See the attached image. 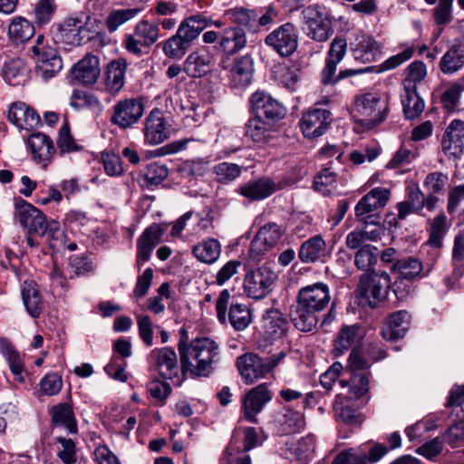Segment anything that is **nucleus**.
<instances>
[{
	"label": "nucleus",
	"instance_id": "nucleus-36",
	"mask_svg": "<svg viewBox=\"0 0 464 464\" xmlns=\"http://www.w3.org/2000/svg\"><path fill=\"white\" fill-rule=\"evenodd\" d=\"M192 253L198 261L211 265L219 258L221 245L217 239L208 238L196 245Z\"/></svg>",
	"mask_w": 464,
	"mask_h": 464
},
{
	"label": "nucleus",
	"instance_id": "nucleus-49",
	"mask_svg": "<svg viewBox=\"0 0 464 464\" xmlns=\"http://www.w3.org/2000/svg\"><path fill=\"white\" fill-rule=\"evenodd\" d=\"M305 420L302 412L287 409L281 423V431L284 434L300 432L304 429Z\"/></svg>",
	"mask_w": 464,
	"mask_h": 464
},
{
	"label": "nucleus",
	"instance_id": "nucleus-46",
	"mask_svg": "<svg viewBox=\"0 0 464 464\" xmlns=\"http://www.w3.org/2000/svg\"><path fill=\"white\" fill-rule=\"evenodd\" d=\"M285 113L286 110L281 103L271 97L266 100L263 94V114L266 117V121L263 120V130L266 125L270 129L271 125L282 120Z\"/></svg>",
	"mask_w": 464,
	"mask_h": 464
},
{
	"label": "nucleus",
	"instance_id": "nucleus-29",
	"mask_svg": "<svg viewBox=\"0 0 464 464\" xmlns=\"http://www.w3.org/2000/svg\"><path fill=\"white\" fill-rule=\"evenodd\" d=\"M0 353L6 360L14 379L20 383L24 382V364L22 357L10 340L3 336H0Z\"/></svg>",
	"mask_w": 464,
	"mask_h": 464
},
{
	"label": "nucleus",
	"instance_id": "nucleus-59",
	"mask_svg": "<svg viewBox=\"0 0 464 464\" xmlns=\"http://www.w3.org/2000/svg\"><path fill=\"white\" fill-rule=\"evenodd\" d=\"M414 51H415V49L413 46L405 48L401 53H399L388 58L386 61H384L382 63L381 68L378 70V72H383V71H388V70H392V69L397 68L403 63L410 60L413 56Z\"/></svg>",
	"mask_w": 464,
	"mask_h": 464
},
{
	"label": "nucleus",
	"instance_id": "nucleus-62",
	"mask_svg": "<svg viewBox=\"0 0 464 464\" xmlns=\"http://www.w3.org/2000/svg\"><path fill=\"white\" fill-rule=\"evenodd\" d=\"M169 175V169L165 165L159 163H151L147 167L145 171V179L150 185H159Z\"/></svg>",
	"mask_w": 464,
	"mask_h": 464
},
{
	"label": "nucleus",
	"instance_id": "nucleus-9",
	"mask_svg": "<svg viewBox=\"0 0 464 464\" xmlns=\"http://www.w3.org/2000/svg\"><path fill=\"white\" fill-rule=\"evenodd\" d=\"M390 190L385 188H374L363 196L356 204V218L362 225L380 226V218L370 213L383 208L389 200Z\"/></svg>",
	"mask_w": 464,
	"mask_h": 464
},
{
	"label": "nucleus",
	"instance_id": "nucleus-40",
	"mask_svg": "<svg viewBox=\"0 0 464 464\" xmlns=\"http://www.w3.org/2000/svg\"><path fill=\"white\" fill-rule=\"evenodd\" d=\"M401 97L406 118H416L423 111L424 102L417 93L416 89L404 88Z\"/></svg>",
	"mask_w": 464,
	"mask_h": 464
},
{
	"label": "nucleus",
	"instance_id": "nucleus-25",
	"mask_svg": "<svg viewBox=\"0 0 464 464\" xmlns=\"http://www.w3.org/2000/svg\"><path fill=\"white\" fill-rule=\"evenodd\" d=\"M127 67L128 63L123 58L114 60L108 64L104 77L107 92L116 94L123 88Z\"/></svg>",
	"mask_w": 464,
	"mask_h": 464
},
{
	"label": "nucleus",
	"instance_id": "nucleus-33",
	"mask_svg": "<svg viewBox=\"0 0 464 464\" xmlns=\"http://www.w3.org/2000/svg\"><path fill=\"white\" fill-rule=\"evenodd\" d=\"M449 229L447 224V217L444 214H440L434 218L429 220V239L426 242L427 246H430L436 249L434 256V261L439 256V249L442 246L443 238Z\"/></svg>",
	"mask_w": 464,
	"mask_h": 464
},
{
	"label": "nucleus",
	"instance_id": "nucleus-28",
	"mask_svg": "<svg viewBox=\"0 0 464 464\" xmlns=\"http://www.w3.org/2000/svg\"><path fill=\"white\" fill-rule=\"evenodd\" d=\"M254 63L249 56H242L228 70V77L235 87H246L253 79Z\"/></svg>",
	"mask_w": 464,
	"mask_h": 464
},
{
	"label": "nucleus",
	"instance_id": "nucleus-54",
	"mask_svg": "<svg viewBox=\"0 0 464 464\" xmlns=\"http://www.w3.org/2000/svg\"><path fill=\"white\" fill-rule=\"evenodd\" d=\"M244 289L248 297L253 299L261 298V269L250 271L246 275Z\"/></svg>",
	"mask_w": 464,
	"mask_h": 464
},
{
	"label": "nucleus",
	"instance_id": "nucleus-3",
	"mask_svg": "<svg viewBox=\"0 0 464 464\" xmlns=\"http://www.w3.org/2000/svg\"><path fill=\"white\" fill-rule=\"evenodd\" d=\"M223 17L236 26L226 28L220 33L218 48L227 55H233L242 50L246 44V34L241 27L257 33L261 18H258L253 11L238 8L227 10Z\"/></svg>",
	"mask_w": 464,
	"mask_h": 464
},
{
	"label": "nucleus",
	"instance_id": "nucleus-48",
	"mask_svg": "<svg viewBox=\"0 0 464 464\" xmlns=\"http://www.w3.org/2000/svg\"><path fill=\"white\" fill-rule=\"evenodd\" d=\"M228 319L235 330H244L251 322L250 310L246 305L241 304H232L229 309Z\"/></svg>",
	"mask_w": 464,
	"mask_h": 464
},
{
	"label": "nucleus",
	"instance_id": "nucleus-7",
	"mask_svg": "<svg viewBox=\"0 0 464 464\" xmlns=\"http://www.w3.org/2000/svg\"><path fill=\"white\" fill-rule=\"evenodd\" d=\"M391 286V277L385 271H372L360 277L358 293L364 303L375 308L382 303Z\"/></svg>",
	"mask_w": 464,
	"mask_h": 464
},
{
	"label": "nucleus",
	"instance_id": "nucleus-61",
	"mask_svg": "<svg viewBox=\"0 0 464 464\" xmlns=\"http://www.w3.org/2000/svg\"><path fill=\"white\" fill-rule=\"evenodd\" d=\"M102 161L109 176H119L123 172L121 160L119 155L113 152H103Z\"/></svg>",
	"mask_w": 464,
	"mask_h": 464
},
{
	"label": "nucleus",
	"instance_id": "nucleus-27",
	"mask_svg": "<svg viewBox=\"0 0 464 464\" xmlns=\"http://www.w3.org/2000/svg\"><path fill=\"white\" fill-rule=\"evenodd\" d=\"M382 235L381 226L362 225L347 234L345 246L347 248L360 249L367 241H377Z\"/></svg>",
	"mask_w": 464,
	"mask_h": 464
},
{
	"label": "nucleus",
	"instance_id": "nucleus-39",
	"mask_svg": "<svg viewBox=\"0 0 464 464\" xmlns=\"http://www.w3.org/2000/svg\"><path fill=\"white\" fill-rule=\"evenodd\" d=\"M53 421L56 425L63 426L69 433L77 432V422L72 409L68 403H60L51 410Z\"/></svg>",
	"mask_w": 464,
	"mask_h": 464
},
{
	"label": "nucleus",
	"instance_id": "nucleus-11",
	"mask_svg": "<svg viewBox=\"0 0 464 464\" xmlns=\"http://www.w3.org/2000/svg\"><path fill=\"white\" fill-rule=\"evenodd\" d=\"M144 114V103L138 98H126L112 107L111 122L122 130L133 127Z\"/></svg>",
	"mask_w": 464,
	"mask_h": 464
},
{
	"label": "nucleus",
	"instance_id": "nucleus-57",
	"mask_svg": "<svg viewBox=\"0 0 464 464\" xmlns=\"http://www.w3.org/2000/svg\"><path fill=\"white\" fill-rule=\"evenodd\" d=\"M214 172L219 181L229 182L239 177L241 168L235 163L221 162L214 167Z\"/></svg>",
	"mask_w": 464,
	"mask_h": 464
},
{
	"label": "nucleus",
	"instance_id": "nucleus-50",
	"mask_svg": "<svg viewBox=\"0 0 464 464\" xmlns=\"http://www.w3.org/2000/svg\"><path fill=\"white\" fill-rule=\"evenodd\" d=\"M427 75L426 65L420 61L412 62L405 70L404 88L416 89Z\"/></svg>",
	"mask_w": 464,
	"mask_h": 464
},
{
	"label": "nucleus",
	"instance_id": "nucleus-10",
	"mask_svg": "<svg viewBox=\"0 0 464 464\" xmlns=\"http://www.w3.org/2000/svg\"><path fill=\"white\" fill-rule=\"evenodd\" d=\"M307 25V36L318 42H325L333 34L332 23L325 8L309 5L302 12Z\"/></svg>",
	"mask_w": 464,
	"mask_h": 464
},
{
	"label": "nucleus",
	"instance_id": "nucleus-53",
	"mask_svg": "<svg viewBox=\"0 0 464 464\" xmlns=\"http://www.w3.org/2000/svg\"><path fill=\"white\" fill-rule=\"evenodd\" d=\"M336 173L331 168H324L314 178V189L324 195L330 193L331 188L336 182Z\"/></svg>",
	"mask_w": 464,
	"mask_h": 464
},
{
	"label": "nucleus",
	"instance_id": "nucleus-31",
	"mask_svg": "<svg viewBox=\"0 0 464 464\" xmlns=\"http://www.w3.org/2000/svg\"><path fill=\"white\" fill-rule=\"evenodd\" d=\"M410 315L406 311H397L392 314L388 323L382 330L384 339L393 341L402 338L409 326Z\"/></svg>",
	"mask_w": 464,
	"mask_h": 464
},
{
	"label": "nucleus",
	"instance_id": "nucleus-43",
	"mask_svg": "<svg viewBox=\"0 0 464 464\" xmlns=\"http://www.w3.org/2000/svg\"><path fill=\"white\" fill-rule=\"evenodd\" d=\"M135 35L140 38L144 47H150L154 44L160 35L159 23L150 22L149 20H140L134 27Z\"/></svg>",
	"mask_w": 464,
	"mask_h": 464
},
{
	"label": "nucleus",
	"instance_id": "nucleus-42",
	"mask_svg": "<svg viewBox=\"0 0 464 464\" xmlns=\"http://www.w3.org/2000/svg\"><path fill=\"white\" fill-rule=\"evenodd\" d=\"M8 34L14 43H24L34 34V27L28 20L16 17L9 24Z\"/></svg>",
	"mask_w": 464,
	"mask_h": 464
},
{
	"label": "nucleus",
	"instance_id": "nucleus-16",
	"mask_svg": "<svg viewBox=\"0 0 464 464\" xmlns=\"http://www.w3.org/2000/svg\"><path fill=\"white\" fill-rule=\"evenodd\" d=\"M441 148L449 157H460L464 150L463 121L453 120L449 124L441 140Z\"/></svg>",
	"mask_w": 464,
	"mask_h": 464
},
{
	"label": "nucleus",
	"instance_id": "nucleus-51",
	"mask_svg": "<svg viewBox=\"0 0 464 464\" xmlns=\"http://www.w3.org/2000/svg\"><path fill=\"white\" fill-rule=\"evenodd\" d=\"M188 44L179 34L169 38L163 44V52L166 56L172 59H180L188 50Z\"/></svg>",
	"mask_w": 464,
	"mask_h": 464
},
{
	"label": "nucleus",
	"instance_id": "nucleus-12",
	"mask_svg": "<svg viewBox=\"0 0 464 464\" xmlns=\"http://www.w3.org/2000/svg\"><path fill=\"white\" fill-rule=\"evenodd\" d=\"M266 44L282 57L292 55L298 46V35L292 24H285L270 33Z\"/></svg>",
	"mask_w": 464,
	"mask_h": 464
},
{
	"label": "nucleus",
	"instance_id": "nucleus-8",
	"mask_svg": "<svg viewBox=\"0 0 464 464\" xmlns=\"http://www.w3.org/2000/svg\"><path fill=\"white\" fill-rule=\"evenodd\" d=\"M33 58L35 62L37 74L48 80L63 68L62 59L44 35H38L36 43L32 46Z\"/></svg>",
	"mask_w": 464,
	"mask_h": 464
},
{
	"label": "nucleus",
	"instance_id": "nucleus-22",
	"mask_svg": "<svg viewBox=\"0 0 464 464\" xmlns=\"http://www.w3.org/2000/svg\"><path fill=\"white\" fill-rule=\"evenodd\" d=\"M27 144L34 160L46 167L55 153L53 140L44 133L34 132L29 136Z\"/></svg>",
	"mask_w": 464,
	"mask_h": 464
},
{
	"label": "nucleus",
	"instance_id": "nucleus-52",
	"mask_svg": "<svg viewBox=\"0 0 464 464\" xmlns=\"http://www.w3.org/2000/svg\"><path fill=\"white\" fill-rule=\"evenodd\" d=\"M351 375L350 392L358 399L365 396L369 392L370 372H354Z\"/></svg>",
	"mask_w": 464,
	"mask_h": 464
},
{
	"label": "nucleus",
	"instance_id": "nucleus-18",
	"mask_svg": "<svg viewBox=\"0 0 464 464\" xmlns=\"http://www.w3.org/2000/svg\"><path fill=\"white\" fill-rule=\"evenodd\" d=\"M163 230L158 224L148 227L137 240L136 265L140 269L150 260L155 246L160 242Z\"/></svg>",
	"mask_w": 464,
	"mask_h": 464
},
{
	"label": "nucleus",
	"instance_id": "nucleus-35",
	"mask_svg": "<svg viewBox=\"0 0 464 464\" xmlns=\"http://www.w3.org/2000/svg\"><path fill=\"white\" fill-rule=\"evenodd\" d=\"M22 298L28 314L37 318L42 311V297L34 281H24L22 286Z\"/></svg>",
	"mask_w": 464,
	"mask_h": 464
},
{
	"label": "nucleus",
	"instance_id": "nucleus-55",
	"mask_svg": "<svg viewBox=\"0 0 464 464\" xmlns=\"http://www.w3.org/2000/svg\"><path fill=\"white\" fill-rule=\"evenodd\" d=\"M139 336L143 343L150 347L153 345V324L149 315L137 314L136 315Z\"/></svg>",
	"mask_w": 464,
	"mask_h": 464
},
{
	"label": "nucleus",
	"instance_id": "nucleus-23",
	"mask_svg": "<svg viewBox=\"0 0 464 464\" xmlns=\"http://www.w3.org/2000/svg\"><path fill=\"white\" fill-rule=\"evenodd\" d=\"M355 60L362 63H372L381 54V45L373 37L367 34H359L352 46Z\"/></svg>",
	"mask_w": 464,
	"mask_h": 464
},
{
	"label": "nucleus",
	"instance_id": "nucleus-1",
	"mask_svg": "<svg viewBox=\"0 0 464 464\" xmlns=\"http://www.w3.org/2000/svg\"><path fill=\"white\" fill-rule=\"evenodd\" d=\"M181 370L192 377H208L219 361L218 344L208 337H200L189 343L181 339L178 345Z\"/></svg>",
	"mask_w": 464,
	"mask_h": 464
},
{
	"label": "nucleus",
	"instance_id": "nucleus-41",
	"mask_svg": "<svg viewBox=\"0 0 464 464\" xmlns=\"http://www.w3.org/2000/svg\"><path fill=\"white\" fill-rule=\"evenodd\" d=\"M141 12L140 8L115 9L109 13L105 24L110 33H113L125 23L134 19Z\"/></svg>",
	"mask_w": 464,
	"mask_h": 464
},
{
	"label": "nucleus",
	"instance_id": "nucleus-24",
	"mask_svg": "<svg viewBox=\"0 0 464 464\" xmlns=\"http://www.w3.org/2000/svg\"><path fill=\"white\" fill-rule=\"evenodd\" d=\"M237 367L247 385L255 383L261 377V357L257 353H246L237 357Z\"/></svg>",
	"mask_w": 464,
	"mask_h": 464
},
{
	"label": "nucleus",
	"instance_id": "nucleus-56",
	"mask_svg": "<svg viewBox=\"0 0 464 464\" xmlns=\"http://www.w3.org/2000/svg\"><path fill=\"white\" fill-rule=\"evenodd\" d=\"M452 3L453 1H449L443 4H439L433 10L434 21L436 24L440 26L439 32L435 35L436 39L440 35L443 26L450 24L452 20Z\"/></svg>",
	"mask_w": 464,
	"mask_h": 464
},
{
	"label": "nucleus",
	"instance_id": "nucleus-64",
	"mask_svg": "<svg viewBox=\"0 0 464 464\" xmlns=\"http://www.w3.org/2000/svg\"><path fill=\"white\" fill-rule=\"evenodd\" d=\"M62 385L63 382L61 376L56 373H49L42 379L40 389L45 395L53 396L61 391Z\"/></svg>",
	"mask_w": 464,
	"mask_h": 464
},
{
	"label": "nucleus",
	"instance_id": "nucleus-47",
	"mask_svg": "<svg viewBox=\"0 0 464 464\" xmlns=\"http://www.w3.org/2000/svg\"><path fill=\"white\" fill-rule=\"evenodd\" d=\"M337 64L338 63H333V62L326 60L325 65L321 72V82L323 84L327 85L335 83L337 81L348 77L350 75H354L370 71L369 67L362 70H345L340 71L338 75H335Z\"/></svg>",
	"mask_w": 464,
	"mask_h": 464
},
{
	"label": "nucleus",
	"instance_id": "nucleus-14",
	"mask_svg": "<svg viewBox=\"0 0 464 464\" xmlns=\"http://www.w3.org/2000/svg\"><path fill=\"white\" fill-rule=\"evenodd\" d=\"M149 360L163 379H172L179 373L178 356L169 347L153 349L149 354Z\"/></svg>",
	"mask_w": 464,
	"mask_h": 464
},
{
	"label": "nucleus",
	"instance_id": "nucleus-4",
	"mask_svg": "<svg viewBox=\"0 0 464 464\" xmlns=\"http://www.w3.org/2000/svg\"><path fill=\"white\" fill-rule=\"evenodd\" d=\"M14 218L29 233L40 237H47L49 246L53 249H60L65 244L64 233L55 220L47 222L44 214L32 204L24 199L15 203Z\"/></svg>",
	"mask_w": 464,
	"mask_h": 464
},
{
	"label": "nucleus",
	"instance_id": "nucleus-45",
	"mask_svg": "<svg viewBox=\"0 0 464 464\" xmlns=\"http://www.w3.org/2000/svg\"><path fill=\"white\" fill-rule=\"evenodd\" d=\"M379 251L376 246L365 244L357 250L354 256V265L360 270L372 272L377 263Z\"/></svg>",
	"mask_w": 464,
	"mask_h": 464
},
{
	"label": "nucleus",
	"instance_id": "nucleus-58",
	"mask_svg": "<svg viewBox=\"0 0 464 464\" xmlns=\"http://www.w3.org/2000/svg\"><path fill=\"white\" fill-rule=\"evenodd\" d=\"M56 6L53 0H39L35 5L34 14L38 24L49 23L55 12Z\"/></svg>",
	"mask_w": 464,
	"mask_h": 464
},
{
	"label": "nucleus",
	"instance_id": "nucleus-17",
	"mask_svg": "<svg viewBox=\"0 0 464 464\" xmlns=\"http://www.w3.org/2000/svg\"><path fill=\"white\" fill-rule=\"evenodd\" d=\"M288 321L278 309H270L263 315V343H274L286 333Z\"/></svg>",
	"mask_w": 464,
	"mask_h": 464
},
{
	"label": "nucleus",
	"instance_id": "nucleus-34",
	"mask_svg": "<svg viewBox=\"0 0 464 464\" xmlns=\"http://www.w3.org/2000/svg\"><path fill=\"white\" fill-rule=\"evenodd\" d=\"M464 66V45L455 43L440 61V68L445 74H453Z\"/></svg>",
	"mask_w": 464,
	"mask_h": 464
},
{
	"label": "nucleus",
	"instance_id": "nucleus-60",
	"mask_svg": "<svg viewBox=\"0 0 464 464\" xmlns=\"http://www.w3.org/2000/svg\"><path fill=\"white\" fill-rule=\"evenodd\" d=\"M56 440L62 448L57 451V456L64 464H73L76 461L75 444L71 439L58 437Z\"/></svg>",
	"mask_w": 464,
	"mask_h": 464
},
{
	"label": "nucleus",
	"instance_id": "nucleus-37",
	"mask_svg": "<svg viewBox=\"0 0 464 464\" xmlns=\"http://www.w3.org/2000/svg\"><path fill=\"white\" fill-rule=\"evenodd\" d=\"M260 102L261 92H254L249 99L250 112L253 117L246 124V135L255 142L261 141V120L258 114Z\"/></svg>",
	"mask_w": 464,
	"mask_h": 464
},
{
	"label": "nucleus",
	"instance_id": "nucleus-44",
	"mask_svg": "<svg viewBox=\"0 0 464 464\" xmlns=\"http://www.w3.org/2000/svg\"><path fill=\"white\" fill-rule=\"evenodd\" d=\"M361 339L358 327L355 325L344 326L341 329L334 342L336 355L343 354L345 351L356 345Z\"/></svg>",
	"mask_w": 464,
	"mask_h": 464
},
{
	"label": "nucleus",
	"instance_id": "nucleus-5",
	"mask_svg": "<svg viewBox=\"0 0 464 464\" xmlns=\"http://www.w3.org/2000/svg\"><path fill=\"white\" fill-rule=\"evenodd\" d=\"M98 25L99 21L91 16H86L85 20L83 15L69 16L57 24L54 37L66 45H82L92 38Z\"/></svg>",
	"mask_w": 464,
	"mask_h": 464
},
{
	"label": "nucleus",
	"instance_id": "nucleus-6",
	"mask_svg": "<svg viewBox=\"0 0 464 464\" xmlns=\"http://www.w3.org/2000/svg\"><path fill=\"white\" fill-rule=\"evenodd\" d=\"M353 111L360 125L370 130L386 119L389 112L388 101L376 93L362 94L355 99Z\"/></svg>",
	"mask_w": 464,
	"mask_h": 464
},
{
	"label": "nucleus",
	"instance_id": "nucleus-21",
	"mask_svg": "<svg viewBox=\"0 0 464 464\" xmlns=\"http://www.w3.org/2000/svg\"><path fill=\"white\" fill-rule=\"evenodd\" d=\"M434 258L432 262L428 263L426 266L415 257H406L399 259L392 264V270L397 273V276L415 280L429 275L434 265Z\"/></svg>",
	"mask_w": 464,
	"mask_h": 464
},
{
	"label": "nucleus",
	"instance_id": "nucleus-63",
	"mask_svg": "<svg viewBox=\"0 0 464 464\" xmlns=\"http://www.w3.org/2000/svg\"><path fill=\"white\" fill-rule=\"evenodd\" d=\"M368 456L357 453L353 449L341 451L334 459L333 464H366Z\"/></svg>",
	"mask_w": 464,
	"mask_h": 464
},
{
	"label": "nucleus",
	"instance_id": "nucleus-2",
	"mask_svg": "<svg viewBox=\"0 0 464 464\" xmlns=\"http://www.w3.org/2000/svg\"><path fill=\"white\" fill-rule=\"evenodd\" d=\"M331 301L329 286L315 283L299 289L296 305L291 311L295 327L302 332H311L318 323L317 314L325 310Z\"/></svg>",
	"mask_w": 464,
	"mask_h": 464
},
{
	"label": "nucleus",
	"instance_id": "nucleus-13",
	"mask_svg": "<svg viewBox=\"0 0 464 464\" xmlns=\"http://www.w3.org/2000/svg\"><path fill=\"white\" fill-rule=\"evenodd\" d=\"M332 122V113L325 109H313L305 112L300 121V129L306 138L322 136Z\"/></svg>",
	"mask_w": 464,
	"mask_h": 464
},
{
	"label": "nucleus",
	"instance_id": "nucleus-20",
	"mask_svg": "<svg viewBox=\"0 0 464 464\" xmlns=\"http://www.w3.org/2000/svg\"><path fill=\"white\" fill-rule=\"evenodd\" d=\"M8 119L14 125L24 130L34 129L41 124V119L37 112L22 102L11 104L8 111Z\"/></svg>",
	"mask_w": 464,
	"mask_h": 464
},
{
	"label": "nucleus",
	"instance_id": "nucleus-38",
	"mask_svg": "<svg viewBox=\"0 0 464 464\" xmlns=\"http://www.w3.org/2000/svg\"><path fill=\"white\" fill-rule=\"evenodd\" d=\"M244 417L251 422H257L261 411V385L250 389L242 400Z\"/></svg>",
	"mask_w": 464,
	"mask_h": 464
},
{
	"label": "nucleus",
	"instance_id": "nucleus-15",
	"mask_svg": "<svg viewBox=\"0 0 464 464\" xmlns=\"http://www.w3.org/2000/svg\"><path fill=\"white\" fill-rule=\"evenodd\" d=\"M144 140L150 145H157L169 138V126L163 113L159 109H153L145 119Z\"/></svg>",
	"mask_w": 464,
	"mask_h": 464
},
{
	"label": "nucleus",
	"instance_id": "nucleus-26",
	"mask_svg": "<svg viewBox=\"0 0 464 464\" xmlns=\"http://www.w3.org/2000/svg\"><path fill=\"white\" fill-rule=\"evenodd\" d=\"M328 253L325 241L317 235L302 243L298 257L301 262L310 264L324 259Z\"/></svg>",
	"mask_w": 464,
	"mask_h": 464
},
{
	"label": "nucleus",
	"instance_id": "nucleus-19",
	"mask_svg": "<svg viewBox=\"0 0 464 464\" xmlns=\"http://www.w3.org/2000/svg\"><path fill=\"white\" fill-rule=\"evenodd\" d=\"M100 72L99 58L93 54H86L72 66L71 77L82 84H93L98 80Z\"/></svg>",
	"mask_w": 464,
	"mask_h": 464
},
{
	"label": "nucleus",
	"instance_id": "nucleus-32",
	"mask_svg": "<svg viewBox=\"0 0 464 464\" xmlns=\"http://www.w3.org/2000/svg\"><path fill=\"white\" fill-rule=\"evenodd\" d=\"M210 55L204 51L191 53L184 63L185 72L192 78L202 77L210 71Z\"/></svg>",
	"mask_w": 464,
	"mask_h": 464
},
{
	"label": "nucleus",
	"instance_id": "nucleus-30",
	"mask_svg": "<svg viewBox=\"0 0 464 464\" xmlns=\"http://www.w3.org/2000/svg\"><path fill=\"white\" fill-rule=\"evenodd\" d=\"M211 19L201 14L191 15L184 19L177 33L181 36L188 44H191L199 34L208 26L210 25Z\"/></svg>",
	"mask_w": 464,
	"mask_h": 464
}]
</instances>
